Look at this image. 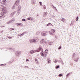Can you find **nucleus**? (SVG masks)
<instances>
[{
  "label": "nucleus",
  "mask_w": 80,
  "mask_h": 80,
  "mask_svg": "<svg viewBox=\"0 0 80 80\" xmlns=\"http://www.w3.org/2000/svg\"><path fill=\"white\" fill-rule=\"evenodd\" d=\"M38 38H35L31 39L29 40V42L31 43H37L38 42Z\"/></svg>",
  "instance_id": "obj_1"
},
{
  "label": "nucleus",
  "mask_w": 80,
  "mask_h": 80,
  "mask_svg": "<svg viewBox=\"0 0 80 80\" xmlns=\"http://www.w3.org/2000/svg\"><path fill=\"white\" fill-rule=\"evenodd\" d=\"M42 50V48H39L38 49L36 50H32L29 52L31 54H33V53H35V52H39Z\"/></svg>",
  "instance_id": "obj_2"
},
{
  "label": "nucleus",
  "mask_w": 80,
  "mask_h": 80,
  "mask_svg": "<svg viewBox=\"0 0 80 80\" xmlns=\"http://www.w3.org/2000/svg\"><path fill=\"white\" fill-rule=\"evenodd\" d=\"M48 54V49H46L44 51V52L43 53V51L41 53V56L42 57H46L47 55Z\"/></svg>",
  "instance_id": "obj_3"
},
{
  "label": "nucleus",
  "mask_w": 80,
  "mask_h": 80,
  "mask_svg": "<svg viewBox=\"0 0 80 80\" xmlns=\"http://www.w3.org/2000/svg\"><path fill=\"white\" fill-rule=\"evenodd\" d=\"M49 33L52 35H55V31L53 29H52L51 31L49 32Z\"/></svg>",
  "instance_id": "obj_4"
},
{
  "label": "nucleus",
  "mask_w": 80,
  "mask_h": 80,
  "mask_svg": "<svg viewBox=\"0 0 80 80\" xmlns=\"http://www.w3.org/2000/svg\"><path fill=\"white\" fill-rule=\"evenodd\" d=\"M15 21V20L14 18H12L11 21H9L7 22V24H9L10 23H13Z\"/></svg>",
  "instance_id": "obj_5"
},
{
  "label": "nucleus",
  "mask_w": 80,
  "mask_h": 80,
  "mask_svg": "<svg viewBox=\"0 0 80 80\" xmlns=\"http://www.w3.org/2000/svg\"><path fill=\"white\" fill-rule=\"evenodd\" d=\"M47 33H48V32H46V31H44V32H42V33H41V35H42V36H46V35H47Z\"/></svg>",
  "instance_id": "obj_6"
},
{
  "label": "nucleus",
  "mask_w": 80,
  "mask_h": 80,
  "mask_svg": "<svg viewBox=\"0 0 80 80\" xmlns=\"http://www.w3.org/2000/svg\"><path fill=\"white\" fill-rule=\"evenodd\" d=\"M20 1L19 0H17L16 1L15 5L16 6H18L20 4Z\"/></svg>",
  "instance_id": "obj_7"
},
{
  "label": "nucleus",
  "mask_w": 80,
  "mask_h": 80,
  "mask_svg": "<svg viewBox=\"0 0 80 80\" xmlns=\"http://www.w3.org/2000/svg\"><path fill=\"white\" fill-rule=\"evenodd\" d=\"M15 54L16 56H17L18 57H19V56H20V55L21 54V53L20 52H19L18 51H16L15 52Z\"/></svg>",
  "instance_id": "obj_8"
},
{
  "label": "nucleus",
  "mask_w": 80,
  "mask_h": 80,
  "mask_svg": "<svg viewBox=\"0 0 80 80\" xmlns=\"http://www.w3.org/2000/svg\"><path fill=\"white\" fill-rule=\"evenodd\" d=\"M46 43V41H45V40L44 39H42L40 42V43L41 44H45V43Z\"/></svg>",
  "instance_id": "obj_9"
},
{
  "label": "nucleus",
  "mask_w": 80,
  "mask_h": 80,
  "mask_svg": "<svg viewBox=\"0 0 80 80\" xmlns=\"http://www.w3.org/2000/svg\"><path fill=\"white\" fill-rule=\"evenodd\" d=\"M17 13V11L14 12H13L11 13V14L10 15V17H13V15H14V14H15V13Z\"/></svg>",
  "instance_id": "obj_10"
},
{
  "label": "nucleus",
  "mask_w": 80,
  "mask_h": 80,
  "mask_svg": "<svg viewBox=\"0 0 80 80\" xmlns=\"http://www.w3.org/2000/svg\"><path fill=\"white\" fill-rule=\"evenodd\" d=\"M16 25L18 27H20V26H23V24L22 23H17Z\"/></svg>",
  "instance_id": "obj_11"
},
{
  "label": "nucleus",
  "mask_w": 80,
  "mask_h": 80,
  "mask_svg": "<svg viewBox=\"0 0 80 80\" xmlns=\"http://www.w3.org/2000/svg\"><path fill=\"white\" fill-rule=\"evenodd\" d=\"M2 10L5 14L7 13V10L5 8H3L2 9Z\"/></svg>",
  "instance_id": "obj_12"
},
{
  "label": "nucleus",
  "mask_w": 80,
  "mask_h": 80,
  "mask_svg": "<svg viewBox=\"0 0 80 80\" xmlns=\"http://www.w3.org/2000/svg\"><path fill=\"white\" fill-rule=\"evenodd\" d=\"M9 50L11 51L12 52H14L15 51V49L14 48H12L9 49Z\"/></svg>",
  "instance_id": "obj_13"
},
{
  "label": "nucleus",
  "mask_w": 80,
  "mask_h": 80,
  "mask_svg": "<svg viewBox=\"0 0 80 80\" xmlns=\"http://www.w3.org/2000/svg\"><path fill=\"white\" fill-rule=\"evenodd\" d=\"M31 3L32 5H35V0H31Z\"/></svg>",
  "instance_id": "obj_14"
},
{
  "label": "nucleus",
  "mask_w": 80,
  "mask_h": 80,
  "mask_svg": "<svg viewBox=\"0 0 80 80\" xmlns=\"http://www.w3.org/2000/svg\"><path fill=\"white\" fill-rule=\"evenodd\" d=\"M5 14H4V12H3V11L1 13V15H2L1 16V18H3L4 17V16H3V15H5Z\"/></svg>",
  "instance_id": "obj_15"
},
{
  "label": "nucleus",
  "mask_w": 80,
  "mask_h": 80,
  "mask_svg": "<svg viewBox=\"0 0 80 80\" xmlns=\"http://www.w3.org/2000/svg\"><path fill=\"white\" fill-rule=\"evenodd\" d=\"M73 60H74L75 62H78V58H72Z\"/></svg>",
  "instance_id": "obj_16"
},
{
  "label": "nucleus",
  "mask_w": 80,
  "mask_h": 80,
  "mask_svg": "<svg viewBox=\"0 0 80 80\" xmlns=\"http://www.w3.org/2000/svg\"><path fill=\"white\" fill-rule=\"evenodd\" d=\"M47 60L48 63H50L51 62V60H50V59L49 58H47Z\"/></svg>",
  "instance_id": "obj_17"
},
{
  "label": "nucleus",
  "mask_w": 80,
  "mask_h": 80,
  "mask_svg": "<svg viewBox=\"0 0 80 80\" xmlns=\"http://www.w3.org/2000/svg\"><path fill=\"white\" fill-rule=\"evenodd\" d=\"M76 58V54L75 53H74L72 55V58Z\"/></svg>",
  "instance_id": "obj_18"
},
{
  "label": "nucleus",
  "mask_w": 80,
  "mask_h": 80,
  "mask_svg": "<svg viewBox=\"0 0 80 80\" xmlns=\"http://www.w3.org/2000/svg\"><path fill=\"white\" fill-rule=\"evenodd\" d=\"M20 10L21 9H18L17 12L18 15H19V14H20Z\"/></svg>",
  "instance_id": "obj_19"
},
{
  "label": "nucleus",
  "mask_w": 80,
  "mask_h": 80,
  "mask_svg": "<svg viewBox=\"0 0 80 80\" xmlns=\"http://www.w3.org/2000/svg\"><path fill=\"white\" fill-rule=\"evenodd\" d=\"M60 62L61 63V64H62V65H63V64H64V63H63V61H62V59H60Z\"/></svg>",
  "instance_id": "obj_20"
},
{
  "label": "nucleus",
  "mask_w": 80,
  "mask_h": 80,
  "mask_svg": "<svg viewBox=\"0 0 80 80\" xmlns=\"http://www.w3.org/2000/svg\"><path fill=\"white\" fill-rule=\"evenodd\" d=\"M47 13H48L47 12H44V13H43L44 17H45V16H46V15H47Z\"/></svg>",
  "instance_id": "obj_21"
},
{
  "label": "nucleus",
  "mask_w": 80,
  "mask_h": 80,
  "mask_svg": "<svg viewBox=\"0 0 80 80\" xmlns=\"http://www.w3.org/2000/svg\"><path fill=\"white\" fill-rule=\"evenodd\" d=\"M61 20L62 21V22H65V18H62L61 19Z\"/></svg>",
  "instance_id": "obj_22"
},
{
  "label": "nucleus",
  "mask_w": 80,
  "mask_h": 80,
  "mask_svg": "<svg viewBox=\"0 0 80 80\" xmlns=\"http://www.w3.org/2000/svg\"><path fill=\"white\" fill-rule=\"evenodd\" d=\"M24 33H26V32H24L23 33H22V34H21V35H20V36L22 37V36H23V35H24Z\"/></svg>",
  "instance_id": "obj_23"
},
{
  "label": "nucleus",
  "mask_w": 80,
  "mask_h": 80,
  "mask_svg": "<svg viewBox=\"0 0 80 80\" xmlns=\"http://www.w3.org/2000/svg\"><path fill=\"white\" fill-rule=\"evenodd\" d=\"M49 45H53V43L52 42H49Z\"/></svg>",
  "instance_id": "obj_24"
},
{
  "label": "nucleus",
  "mask_w": 80,
  "mask_h": 80,
  "mask_svg": "<svg viewBox=\"0 0 80 80\" xmlns=\"http://www.w3.org/2000/svg\"><path fill=\"white\" fill-rule=\"evenodd\" d=\"M43 8L44 10H45V9H47V7H46V6L45 5L43 6Z\"/></svg>",
  "instance_id": "obj_25"
},
{
  "label": "nucleus",
  "mask_w": 80,
  "mask_h": 80,
  "mask_svg": "<svg viewBox=\"0 0 80 80\" xmlns=\"http://www.w3.org/2000/svg\"><path fill=\"white\" fill-rule=\"evenodd\" d=\"M59 65H58V66H56L55 68H56V69H57L58 68H59Z\"/></svg>",
  "instance_id": "obj_26"
},
{
  "label": "nucleus",
  "mask_w": 80,
  "mask_h": 80,
  "mask_svg": "<svg viewBox=\"0 0 80 80\" xmlns=\"http://www.w3.org/2000/svg\"><path fill=\"white\" fill-rule=\"evenodd\" d=\"M31 18H32V17H28V18H27V20H30V19H31Z\"/></svg>",
  "instance_id": "obj_27"
},
{
  "label": "nucleus",
  "mask_w": 80,
  "mask_h": 80,
  "mask_svg": "<svg viewBox=\"0 0 80 80\" xmlns=\"http://www.w3.org/2000/svg\"><path fill=\"white\" fill-rule=\"evenodd\" d=\"M57 61L58 60H57V59H55L54 60V63H57Z\"/></svg>",
  "instance_id": "obj_28"
},
{
  "label": "nucleus",
  "mask_w": 80,
  "mask_h": 80,
  "mask_svg": "<svg viewBox=\"0 0 80 80\" xmlns=\"http://www.w3.org/2000/svg\"><path fill=\"white\" fill-rule=\"evenodd\" d=\"M76 21H78V16L76 18Z\"/></svg>",
  "instance_id": "obj_29"
},
{
  "label": "nucleus",
  "mask_w": 80,
  "mask_h": 80,
  "mask_svg": "<svg viewBox=\"0 0 80 80\" xmlns=\"http://www.w3.org/2000/svg\"><path fill=\"white\" fill-rule=\"evenodd\" d=\"M61 48H62V46H60L58 48V50H60Z\"/></svg>",
  "instance_id": "obj_30"
},
{
  "label": "nucleus",
  "mask_w": 80,
  "mask_h": 80,
  "mask_svg": "<svg viewBox=\"0 0 80 80\" xmlns=\"http://www.w3.org/2000/svg\"><path fill=\"white\" fill-rule=\"evenodd\" d=\"M15 6L14 5L13 7L12 8L13 10L14 9H15Z\"/></svg>",
  "instance_id": "obj_31"
},
{
  "label": "nucleus",
  "mask_w": 80,
  "mask_h": 80,
  "mask_svg": "<svg viewBox=\"0 0 80 80\" xmlns=\"http://www.w3.org/2000/svg\"><path fill=\"white\" fill-rule=\"evenodd\" d=\"M59 77H62V76H63V75L62 74H60L59 75H58Z\"/></svg>",
  "instance_id": "obj_32"
},
{
  "label": "nucleus",
  "mask_w": 80,
  "mask_h": 80,
  "mask_svg": "<svg viewBox=\"0 0 80 80\" xmlns=\"http://www.w3.org/2000/svg\"><path fill=\"white\" fill-rule=\"evenodd\" d=\"M18 7V9H21V6H19Z\"/></svg>",
  "instance_id": "obj_33"
},
{
  "label": "nucleus",
  "mask_w": 80,
  "mask_h": 80,
  "mask_svg": "<svg viewBox=\"0 0 80 80\" xmlns=\"http://www.w3.org/2000/svg\"><path fill=\"white\" fill-rule=\"evenodd\" d=\"M39 3L40 4V5L41 6V5H42V2H39Z\"/></svg>",
  "instance_id": "obj_34"
},
{
  "label": "nucleus",
  "mask_w": 80,
  "mask_h": 80,
  "mask_svg": "<svg viewBox=\"0 0 80 80\" xmlns=\"http://www.w3.org/2000/svg\"><path fill=\"white\" fill-rule=\"evenodd\" d=\"M40 33V32H36V34L37 35H38Z\"/></svg>",
  "instance_id": "obj_35"
},
{
  "label": "nucleus",
  "mask_w": 80,
  "mask_h": 80,
  "mask_svg": "<svg viewBox=\"0 0 80 80\" xmlns=\"http://www.w3.org/2000/svg\"><path fill=\"white\" fill-rule=\"evenodd\" d=\"M15 30V29L13 28H11L10 29V30L11 31H12V30Z\"/></svg>",
  "instance_id": "obj_36"
},
{
  "label": "nucleus",
  "mask_w": 80,
  "mask_h": 80,
  "mask_svg": "<svg viewBox=\"0 0 80 80\" xmlns=\"http://www.w3.org/2000/svg\"><path fill=\"white\" fill-rule=\"evenodd\" d=\"M6 1H7V0H3V3H5V2H6Z\"/></svg>",
  "instance_id": "obj_37"
},
{
  "label": "nucleus",
  "mask_w": 80,
  "mask_h": 80,
  "mask_svg": "<svg viewBox=\"0 0 80 80\" xmlns=\"http://www.w3.org/2000/svg\"><path fill=\"white\" fill-rule=\"evenodd\" d=\"M70 73H68L67 75V76H68V75H70Z\"/></svg>",
  "instance_id": "obj_38"
},
{
  "label": "nucleus",
  "mask_w": 80,
  "mask_h": 80,
  "mask_svg": "<svg viewBox=\"0 0 80 80\" xmlns=\"http://www.w3.org/2000/svg\"><path fill=\"white\" fill-rule=\"evenodd\" d=\"M22 21H25V20H25V19H22Z\"/></svg>",
  "instance_id": "obj_39"
},
{
  "label": "nucleus",
  "mask_w": 80,
  "mask_h": 80,
  "mask_svg": "<svg viewBox=\"0 0 80 80\" xmlns=\"http://www.w3.org/2000/svg\"><path fill=\"white\" fill-rule=\"evenodd\" d=\"M8 38H9V39H11V38H12V37H8Z\"/></svg>",
  "instance_id": "obj_40"
},
{
  "label": "nucleus",
  "mask_w": 80,
  "mask_h": 80,
  "mask_svg": "<svg viewBox=\"0 0 80 80\" xmlns=\"http://www.w3.org/2000/svg\"><path fill=\"white\" fill-rule=\"evenodd\" d=\"M0 27L1 28H2V27H5V26H1Z\"/></svg>",
  "instance_id": "obj_41"
},
{
  "label": "nucleus",
  "mask_w": 80,
  "mask_h": 80,
  "mask_svg": "<svg viewBox=\"0 0 80 80\" xmlns=\"http://www.w3.org/2000/svg\"><path fill=\"white\" fill-rule=\"evenodd\" d=\"M32 20H33V18H31L30 19V20H31V21H32Z\"/></svg>",
  "instance_id": "obj_42"
},
{
  "label": "nucleus",
  "mask_w": 80,
  "mask_h": 80,
  "mask_svg": "<svg viewBox=\"0 0 80 80\" xmlns=\"http://www.w3.org/2000/svg\"><path fill=\"white\" fill-rule=\"evenodd\" d=\"M58 62V63H60V61L58 60L57 61Z\"/></svg>",
  "instance_id": "obj_43"
},
{
  "label": "nucleus",
  "mask_w": 80,
  "mask_h": 80,
  "mask_svg": "<svg viewBox=\"0 0 80 80\" xmlns=\"http://www.w3.org/2000/svg\"><path fill=\"white\" fill-rule=\"evenodd\" d=\"M49 25H52V24L51 23H49Z\"/></svg>",
  "instance_id": "obj_44"
},
{
  "label": "nucleus",
  "mask_w": 80,
  "mask_h": 80,
  "mask_svg": "<svg viewBox=\"0 0 80 80\" xmlns=\"http://www.w3.org/2000/svg\"><path fill=\"white\" fill-rule=\"evenodd\" d=\"M35 61H37L38 60L37 59V58H35Z\"/></svg>",
  "instance_id": "obj_45"
},
{
  "label": "nucleus",
  "mask_w": 80,
  "mask_h": 80,
  "mask_svg": "<svg viewBox=\"0 0 80 80\" xmlns=\"http://www.w3.org/2000/svg\"><path fill=\"white\" fill-rule=\"evenodd\" d=\"M3 32H4V31H3V30H2V31H1V33H3Z\"/></svg>",
  "instance_id": "obj_46"
},
{
  "label": "nucleus",
  "mask_w": 80,
  "mask_h": 80,
  "mask_svg": "<svg viewBox=\"0 0 80 80\" xmlns=\"http://www.w3.org/2000/svg\"><path fill=\"white\" fill-rule=\"evenodd\" d=\"M26 61H28H28H29V60H28V59H27L26 60Z\"/></svg>",
  "instance_id": "obj_47"
},
{
  "label": "nucleus",
  "mask_w": 80,
  "mask_h": 80,
  "mask_svg": "<svg viewBox=\"0 0 80 80\" xmlns=\"http://www.w3.org/2000/svg\"><path fill=\"white\" fill-rule=\"evenodd\" d=\"M13 62V60L12 61V62H10V63H12Z\"/></svg>",
  "instance_id": "obj_48"
},
{
  "label": "nucleus",
  "mask_w": 80,
  "mask_h": 80,
  "mask_svg": "<svg viewBox=\"0 0 80 80\" xmlns=\"http://www.w3.org/2000/svg\"><path fill=\"white\" fill-rule=\"evenodd\" d=\"M47 26H48V25H49V23L48 24H47Z\"/></svg>",
  "instance_id": "obj_49"
},
{
  "label": "nucleus",
  "mask_w": 80,
  "mask_h": 80,
  "mask_svg": "<svg viewBox=\"0 0 80 80\" xmlns=\"http://www.w3.org/2000/svg\"><path fill=\"white\" fill-rule=\"evenodd\" d=\"M55 8L56 9V11H58L57 9V8Z\"/></svg>",
  "instance_id": "obj_50"
},
{
  "label": "nucleus",
  "mask_w": 80,
  "mask_h": 80,
  "mask_svg": "<svg viewBox=\"0 0 80 80\" xmlns=\"http://www.w3.org/2000/svg\"><path fill=\"white\" fill-rule=\"evenodd\" d=\"M53 6V7H54V8H55V7H54V6Z\"/></svg>",
  "instance_id": "obj_51"
},
{
  "label": "nucleus",
  "mask_w": 80,
  "mask_h": 80,
  "mask_svg": "<svg viewBox=\"0 0 80 80\" xmlns=\"http://www.w3.org/2000/svg\"><path fill=\"white\" fill-rule=\"evenodd\" d=\"M30 55V54H28V55Z\"/></svg>",
  "instance_id": "obj_52"
},
{
  "label": "nucleus",
  "mask_w": 80,
  "mask_h": 80,
  "mask_svg": "<svg viewBox=\"0 0 80 80\" xmlns=\"http://www.w3.org/2000/svg\"><path fill=\"white\" fill-rule=\"evenodd\" d=\"M28 68V67H27Z\"/></svg>",
  "instance_id": "obj_53"
},
{
  "label": "nucleus",
  "mask_w": 80,
  "mask_h": 80,
  "mask_svg": "<svg viewBox=\"0 0 80 80\" xmlns=\"http://www.w3.org/2000/svg\"><path fill=\"white\" fill-rule=\"evenodd\" d=\"M13 58V60H14V58Z\"/></svg>",
  "instance_id": "obj_54"
},
{
  "label": "nucleus",
  "mask_w": 80,
  "mask_h": 80,
  "mask_svg": "<svg viewBox=\"0 0 80 80\" xmlns=\"http://www.w3.org/2000/svg\"><path fill=\"white\" fill-rule=\"evenodd\" d=\"M1 0H0V1H1Z\"/></svg>",
  "instance_id": "obj_55"
},
{
  "label": "nucleus",
  "mask_w": 80,
  "mask_h": 80,
  "mask_svg": "<svg viewBox=\"0 0 80 80\" xmlns=\"http://www.w3.org/2000/svg\"><path fill=\"white\" fill-rule=\"evenodd\" d=\"M37 16H38V15Z\"/></svg>",
  "instance_id": "obj_56"
}]
</instances>
